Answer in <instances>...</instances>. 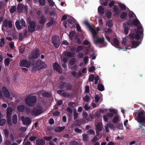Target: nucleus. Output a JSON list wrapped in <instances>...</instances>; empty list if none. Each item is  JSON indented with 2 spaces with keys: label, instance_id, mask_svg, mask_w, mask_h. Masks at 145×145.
<instances>
[{
  "label": "nucleus",
  "instance_id": "f257e3e1",
  "mask_svg": "<svg viewBox=\"0 0 145 145\" xmlns=\"http://www.w3.org/2000/svg\"><path fill=\"white\" fill-rule=\"evenodd\" d=\"M142 26L139 25L135 30L136 34H135L133 33H130L129 35L131 38L133 39L135 38L137 40H138L140 39V37L141 36L142 38L143 37V30L142 28Z\"/></svg>",
  "mask_w": 145,
  "mask_h": 145
},
{
  "label": "nucleus",
  "instance_id": "f03ea898",
  "mask_svg": "<svg viewBox=\"0 0 145 145\" xmlns=\"http://www.w3.org/2000/svg\"><path fill=\"white\" fill-rule=\"evenodd\" d=\"M37 101V97L35 96H28L25 100V103L28 106L33 107Z\"/></svg>",
  "mask_w": 145,
  "mask_h": 145
},
{
  "label": "nucleus",
  "instance_id": "7ed1b4c3",
  "mask_svg": "<svg viewBox=\"0 0 145 145\" xmlns=\"http://www.w3.org/2000/svg\"><path fill=\"white\" fill-rule=\"evenodd\" d=\"M40 51L38 48L33 50L31 52L30 56L29 57V59L31 60L32 59L37 58L40 55Z\"/></svg>",
  "mask_w": 145,
  "mask_h": 145
},
{
  "label": "nucleus",
  "instance_id": "20e7f679",
  "mask_svg": "<svg viewBox=\"0 0 145 145\" xmlns=\"http://www.w3.org/2000/svg\"><path fill=\"white\" fill-rule=\"evenodd\" d=\"M52 43L56 48H58L60 44L59 37L56 35L53 36L52 38Z\"/></svg>",
  "mask_w": 145,
  "mask_h": 145
},
{
  "label": "nucleus",
  "instance_id": "39448f33",
  "mask_svg": "<svg viewBox=\"0 0 145 145\" xmlns=\"http://www.w3.org/2000/svg\"><path fill=\"white\" fill-rule=\"evenodd\" d=\"M28 23L29 25L28 26V31L31 33H33L35 31L36 24L33 21L31 20L28 21Z\"/></svg>",
  "mask_w": 145,
  "mask_h": 145
},
{
  "label": "nucleus",
  "instance_id": "423d86ee",
  "mask_svg": "<svg viewBox=\"0 0 145 145\" xmlns=\"http://www.w3.org/2000/svg\"><path fill=\"white\" fill-rule=\"evenodd\" d=\"M138 117L136 120L138 122L142 123H145V116H144V110L140 111L137 113Z\"/></svg>",
  "mask_w": 145,
  "mask_h": 145
},
{
  "label": "nucleus",
  "instance_id": "0eeeda50",
  "mask_svg": "<svg viewBox=\"0 0 145 145\" xmlns=\"http://www.w3.org/2000/svg\"><path fill=\"white\" fill-rule=\"evenodd\" d=\"M32 65V63L30 61L26 59H22L20 61V65L21 67H25L27 68L30 67Z\"/></svg>",
  "mask_w": 145,
  "mask_h": 145
},
{
  "label": "nucleus",
  "instance_id": "6e6552de",
  "mask_svg": "<svg viewBox=\"0 0 145 145\" xmlns=\"http://www.w3.org/2000/svg\"><path fill=\"white\" fill-rule=\"evenodd\" d=\"M36 66L40 70L43 68H46L47 67V65L44 62L42 61L40 59H38L36 63Z\"/></svg>",
  "mask_w": 145,
  "mask_h": 145
},
{
  "label": "nucleus",
  "instance_id": "1a4fd4ad",
  "mask_svg": "<svg viewBox=\"0 0 145 145\" xmlns=\"http://www.w3.org/2000/svg\"><path fill=\"white\" fill-rule=\"evenodd\" d=\"M17 9L18 13H21L23 10H24V12H27L28 9L26 5L24 6L23 5L19 3L18 5Z\"/></svg>",
  "mask_w": 145,
  "mask_h": 145
},
{
  "label": "nucleus",
  "instance_id": "9d476101",
  "mask_svg": "<svg viewBox=\"0 0 145 145\" xmlns=\"http://www.w3.org/2000/svg\"><path fill=\"white\" fill-rule=\"evenodd\" d=\"M94 43L95 44H102L103 47L106 46L107 44L106 42L105 41L104 37L97 39V40L94 41Z\"/></svg>",
  "mask_w": 145,
  "mask_h": 145
},
{
  "label": "nucleus",
  "instance_id": "9b49d317",
  "mask_svg": "<svg viewBox=\"0 0 145 145\" xmlns=\"http://www.w3.org/2000/svg\"><path fill=\"white\" fill-rule=\"evenodd\" d=\"M3 27L6 28H7L8 26L9 28H11L12 27V21L10 20L7 21L6 20H5L3 23Z\"/></svg>",
  "mask_w": 145,
  "mask_h": 145
},
{
  "label": "nucleus",
  "instance_id": "f8f14e48",
  "mask_svg": "<svg viewBox=\"0 0 145 145\" xmlns=\"http://www.w3.org/2000/svg\"><path fill=\"white\" fill-rule=\"evenodd\" d=\"M21 120L23 123L24 125H29L31 122V121L29 118L28 117H24L23 116L22 117Z\"/></svg>",
  "mask_w": 145,
  "mask_h": 145
},
{
  "label": "nucleus",
  "instance_id": "ddd939ff",
  "mask_svg": "<svg viewBox=\"0 0 145 145\" xmlns=\"http://www.w3.org/2000/svg\"><path fill=\"white\" fill-rule=\"evenodd\" d=\"M42 109H36L35 110H32L31 111V113L32 115L38 116L42 113Z\"/></svg>",
  "mask_w": 145,
  "mask_h": 145
},
{
  "label": "nucleus",
  "instance_id": "4468645a",
  "mask_svg": "<svg viewBox=\"0 0 145 145\" xmlns=\"http://www.w3.org/2000/svg\"><path fill=\"white\" fill-rule=\"evenodd\" d=\"M74 53L73 52H65L62 54V57L68 58L72 57L74 56Z\"/></svg>",
  "mask_w": 145,
  "mask_h": 145
},
{
  "label": "nucleus",
  "instance_id": "2eb2a0df",
  "mask_svg": "<svg viewBox=\"0 0 145 145\" xmlns=\"http://www.w3.org/2000/svg\"><path fill=\"white\" fill-rule=\"evenodd\" d=\"M2 91L4 96L7 98H9L10 97V93L8 90L5 87H3Z\"/></svg>",
  "mask_w": 145,
  "mask_h": 145
},
{
  "label": "nucleus",
  "instance_id": "dca6fc26",
  "mask_svg": "<svg viewBox=\"0 0 145 145\" xmlns=\"http://www.w3.org/2000/svg\"><path fill=\"white\" fill-rule=\"evenodd\" d=\"M53 67L54 70H56L59 73H61L62 70L60 65L57 63H55L53 64Z\"/></svg>",
  "mask_w": 145,
  "mask_h": 145
},
{
  "label": "nucleus",
  "instance_id": "f3484780",
  "mask_svg": "<svg viewBox=\"0 0 145 145\" xmlns=\"http://www.w3.org/2000/svg\"><path fill=\"white\" fill-rule=\"evenodd\" d=\"M65 128V126H57L56 127L54 130V132H60L63 130H64Z\"/></svg>",
  "mask_w": 145,
  "mask_h": 145
},
{
  "label": "nucleus",
  "instance_id": "a211bd4d",
  "mask_svg": "<svg viewBox=\"0 0 145 145\" xmlns=\"http://www.w3.org/2000/svg\"><path fill=\"white\" fill-rule=\"evenodd\" d=\"M7 118L11 117V114L12 112V108L11 107H9L7 108Z\"/></svg>",
  "mask_w": 145,
  "mask_h": 145
},
{
  "label": "nucleus",
  "instance_id": "6ab92c4d",
  "mask_svg": "<svg viewBox=\"0 0 145 145\" xmlns=\"http://www.w3.org/2000/svg\"><path fill=\"white\" fill-rule=\"evenodd\" d=\"M36 143L37 145H44L45 142L43 139L39 138L36 141Z\"/></svg>",
  "mask_w": 145,
  "mask_h": 145
},
{
  "label": "nucleus",
  "instance_id": "aec40b11",
  "mask_svg": "<svg viewBox=\"0 0 145 145\" xmlns=\"http://www.w3.org/2000/svg\"><path fill=\"white\" fill-rule=\"evenodd\" d=\"M102 124L99 123H98L96 125V129L97 131H101L103 129Z\"/></svg>",
  "mask_w": 145,
  "mask_h": 145
},
{
  "label": "nucleus",
  "instance_id": "412c9836",
  "mask_svg": "<svg viewBox=\"0 0 145 145\" xmlns=\"http://www.w3.org/2000/svg\"><path fill=\"white\" fill-rule=\"evenodd\" d=\"M73 87V85L71 83L68 82L66 84V90H72Z\"/></svg>",
  "mask_w": 145,
  "mask_h": 145
},
{
  "label": "nucleus",
  "instance_id": "4be33fe9",
  "mask_svg": "<svg viewBox=\"0 0 145 145\" xmlns=\"http://www.w3.org/2000/svg\"><path fill=\"white\" fill-rule=\"evenodd\" d=\"M55 23L54 20L53 18H52L50 20L49 22L46 24V26L47 27H49L52 26Z\"/></svg>",
  "mask_w": 145,
  "mask_h": 145
},
{
  "label": "nucleus",
  "instance_id": "5701e85b",
  "mask_svg": "<svg viewBox=\"0 0 145 145\" xmlns=\"http://www.w3.org/2000/svg\"><path fill=\"white\" fill-rule=\"evenodd\" d=\"M90 30L92 33L93 38H95L96 37L97 35V31L94 28H92V27L90 29Z\"/></svg>",
  "mask_w": 145,
  "mask_h": 145
},
{
  "label": "nucleus",
  "instance_id": "b1692460",
  "mask_svg": "<svg viewBox=\"0 0 145 145\" xmlns=\"http://www.w3.org/2000/svg\"><path fill=\"white\" fill-rule=\"evenodd\" d=\"M105 9L102 6H100L98 8V11L101 14L103 15L104 14Z\"/></svg>",
  "mask_w": 145,
  "mask_h": 145
},
{
  "label": "nucleus",
  "instance_id": "393cba45",
  "mask_svg": "<svg viewBox=\"0 0 145 145\" xmlns=\"http://www.w3.org/2000/svg\"><path fill=\"white\" fill-rule=\"evenodd\" d=\"M69 25L71 27H73L75 25V22L73 18L69 19L68 20Z\"/></svg>",
  "mask_w": 145,
  "mask_h": 145
},
{
  "label": "nucleus",
  "instance_id": "a878e982",
  "mask_svg": "<svg viewBox=\"0 0 145 145\" xmlns=\"http://www.w3.org/2000/svg\"><path fill=\"white\" fill-rule=\"evenodd\" d=\"M16 26L18 30H20L23 28V27L20 25V22L19 20H17L15 23Z\"/></svg>",
  "mask_w": 145,
  "mask_h": 145
},
{
  "label": "nucleus",
  "instance_id": "bb28decb",
  "mask_svg": "<svg viewBox=\"0 0 145 145\" xmlns=\"http://www.w3.org/2000/svg\"><path fill=\"white\" fill-rule=\"evenodd\" d=\"M46 19L44 15L42 16L39 20V22L41 24H44L46 21Z\"/></svg>",
  "mask_w": 145,
  "mask_h": 145
},
{
  "label": "nucleus",
  "instance_id": "cd10ccee",
  "mask_svg": "<svg viewBox=\"0 0 145 145\" xmlns=\"http://www.w3.org/2000/svg\"><path fill=\"white\" fill-rule=\"evenodd\" d=\"M123 30L124 33L127 35L128 34V30L129 29V27L126 24H123Z\"/></svg>",
  "mask_w": 145,
  "mask_h": 145
},
{
  "label": "nucleus",
  "instance_id": "c85d7f7f",
  "mask_svg": "<svg viewBox=\"0 0 145 145\" xmlns=\"http://www.w3.org/2000/svg\"><path fill=\"white\" fill-rule=\"evenodd\" d=\"M25 108L24 106L23 105L18 106L17 107V110L20 112H23Z\"/></svg>",
  "mask_w": 145,
  "mask_h": 145
},
{
  "label": "nucleus",
  "instance_id": "c756f323",
  "mask_svg": "<svg viewBox=\"0 0 145 145\" xmlns=\"http://www.w3.org/2000/svg\"><path fill=\"white\" fill-rule=\"evenodd\" d=\"M12 59L9 58H6L4 60V63L6 67L8 66L9 64Z\"/></svg>",
  "mask_w": 145,
  "mask_h": 145
},
{
  "label": "nucleus",
  "instance_id": "7c9ffc66",
  "mask_svg": "<svg viewBox=\"0 0 145 145\" xmlns=\"http://www.w3.org/2000/svg\"><path fill=\"white\" fill-rule=\"evenodd\" d=\"M16 6H12L10 8L9 11L11 13L13 14L16 11Z\"/></svg>",
  "mask_w": 145,
  "mask_h": 145
},
{
  "label": "nucleus",
  "instance_id": "2f4dec72",
  "mask_svg": "<svg viewBox=\"0 0 145 145\" xmlns=\"http://www.w3.org/2000/svg\"><path fill=\"white\" fill-rule=\"evenodd\" d=\"M12 123L14 124H15L17 122V116L16 114H14L12 116Z\"/></svg>",
  "mask_w": 145,
  "mask_h": 145
},
{
  "label": "nucleus",
  "instance_id": "473e14b6",
  "mask_svg": "<svg viewBox=\"0 0 145 145\" xmlns=\"http://www.w3.org/2000/svg\"><path fill=\"white\" fill-rule=\"evenodd\" d=\"M83 140L86 142H87L88 140L89 137L86 134H82Z\"/></svg>",
  "mask_w": 145,
  "mask_h": 145
},
{
  "label": "nucleus",
  "instance_id": "72a5a7b5",
  "mask_svg": "<svg viewBox=\"0 0 145 145\" xmlns=\"http://www.w3.org/2000/svg\"><path fill=\"white\" fill-rule=\"evenodd\" d=\"M101 1V4L104 6H107L108 3L109 2V0H105V1L103 0H100Z\"/></svg>",
  "mask_w": 145,
  "mask_h": 145
},
{
  "label": "nucleus",
  "instance_id": "f704fd0d",
  "mask_svg": "<svg viewBox=\"0 0 145 145\" xmlns=\"http://www.w3.org/2000/svg\"><path fill=\"white\" fill-rule=\"evenodd\" d=\"M97 89L99 91H102L104 90V86L103 84H98Z\"/></svg>",
  "mask_w": 145,
  "mask_h": 145
},
{
  "label": "nucleus",
  "instance_id": "c9c22d12",
  "mask_svg": "<svg viewBox=\"0 0 145 145\" xmlns=\"http://www.w3.org/2000/svg\"><path fill=\"white\" fill-rule=\"evenodd\" d=\"M118 8L116 5H115L114 6L113 8V12H116V14L117 15H119L120 14L119 11H118Z\"/></svg>",
  "mask_w": 145,
  "mask_h": 145
},
{
  "label": "nucleus",
  "instance_id": "e433bc0d",
  "mask_svg": "<svg viewBox=\"0 0 145 145\" xmlns=\"http://www.w3.org/2000/svg\"><path fill=\"white\" fill-rule=\"evenodd\" d=\"M119 119V117L118 115L115 116L112 120V122L114 123H116L118 122Z\"/></svg>",
  "mask_w": 145,
  "mask_h": 145
},
{
  "label": "nucleus",
  "instance_id": "4c0bfd02",
  "mask_svg": "<svg viewBox=\"0 0 145 145\" xmlns=\"http://www.w3.org/2000/svg\"><path fill=\"white\" fill-rule=\"evenodd\" d=\"M131 44L132 46L134 48H136L139 44L138 41L135 40H133L131 42Z\"/></svg>",
  "mask_w": 145,
  "mask_h": 145
},
{
  "label": "nucleus",
  "instance_id": "58836bf2",
  "mask_svg": "<svg viewBox=\"0 0 145 145\" xmlns=\"http://www.w3.org/2000/svg\"><path fill=\"white\" fill-rule=\"evenodd\" d=\"M139 24H140V25H139H139L142 26V25L140 24V22L138 19L135 20L133 21V24L136 26L138 25Z\"/></svg>",
  "mask_w": 145,
  "mask_h": 145
},
{
  "label": "nucleus",
  "instance_id": "ea45409f",
  "mask_svg": "<svg viewBox=\"0 0 145 145\" xmlns=\"http://www.w3.org/2000/svg\"><path fill=\"white\" fill-rule=\"evenodd\" d=\"M113 42L114 44L116 46H118L120 45L119 41L116 38H115L113 39Z\"/></svg>",
  "mask_w": 145,
  "mask_h": 145
},
{
  "label": "nucleus",
  "instance_id": "a19ab883",
  "mask_svg": "<svg viewBox=\"0 0 145 145\" xmlns=\"http://www.w3.org/2000/svg\"><path fill=\"white\" fill-rule=\"evenodd\" d=\"M119 7L122 10H126V7L125 5L121 3H119Z\"/></svg>",
  "mask_w": 145,
  "mask_h": 145
},
{
  "label": "nucleus",
  "instance_id": "79ce46f5",
  "mask_svg": "<svg viewBox=\"0 0 145 145\" xmlns=\"http://www.w3.org/2000/svg\"><path fill=\"white\" fill-rule=\"evenodd\" d=\"M76 61L75 58H73L70 60L69 61V63L71 65H73L75 63Z\"/></svg>",
  "mask_w": 145,
  "mask_h": 145
},
{
  "label": "nucleus",
  "instance_id": "37998d69",
  "mask_svg": "<svg viewBox=\"0 0 145 145\" xmlns=\"http://www.w3.org/2000/svg\"><path fill=\"white\" fill-rule=\"evenodd\" d=\"M116 127H117L119 129L122 130L123 127V125L121 123H117L116 125Z\"/></svg>",
  "mask_w": 145,
  "mask_h": 145
},
{
  "label": "nucleus",
  "instance_id": "c03bdc74",
  "mask_svg": "<svg viewBox=\"0 0 145 145\" xmlns=\"http://www.w3.org/2000/svg\"><path fill=\"white\" fill-rule=\"evenodd\" d=\"M127 15V13L125 12H123L121 13L120 15V18L122 19H125Z\"/></svg>",
  "mask_w": 145,
  "mask_h": 145
},
{
  "label": "nucleus",
  "instance_id": "a18cd8bd",
  "mask_svg": "<svg viewBox=\"0 0 145 145\" xmlns=\"http://www.w3.org/2000/svg\"><path fill=\"white\" fill-rule=\"evenodd\" d=\"M90 98L89 96L88 95H86L85 96L83 97V100L86 102H88L90 100Z\"/></svg>",
  "mask_w": 145,
  "mask_h": 145
},
{
  "label": "nucleus",
  "instance_id": "49530a36",
  "mask_svg": "<svg viewBox=\"0 0 145 145\" xmlns=\"http://www.w3.org/2000/svg\"><path fill=\"white\" fill-rule=\"evenodd\" d=\"M66 83L65 82H61L59 86V88L61 89H63L66 86Z\"/></svg>",
  "mask_w": 145,
  "mask_h": 145
},
{
  "label": "nucleus",
  "instance_id": "de8ad7c7",
  "mask_svg": "<svg viewBox=\"0 0 145 145\" xmlns=\"http://www.w3.org/2000/svg\"><path fill=\"white\" fill-rule=\"evenodd\" d=\"M84 24L86 25L89 29L91 28L92 27L89 23V22L88 21H85L84 22Z\"/></svg>",
  "mask_w": 145,
  "mask_h": 145
},
{
  "label": "nucleus",
  "instance_id": "09e8293b",
  "mask_svg": "<svg viewBox=\"0 0 145 145\" xmlns=\"http://www.w3.org/2000/svg\"><path fill=\"white\" fill-rule=\"evenodd\" d=\"M112 14V12L110 11H108L105 13V14L106 16V17L108 19H110L111 18Z\"/></svg>",
  "mask_w": 145,
  "mask_h": 145
},
{
  "label": "nucleus",
  "instance_id": "8fccbe9b",
  "mask_svg": "<svg viewBox=\"0 0 145 145\" xmlns=\"http://www.w3.org/2000/svg\"><path fill=\"white\" fill-rule=\"evenodd\" d=\"M75 34V32L74 31H71L69 34V38L71 39L72 40L74 37Z\"/></svg>",
  "mask_w": 145,
  "mask_h": 145
},
{
  "label": "nucleus",
  "instance_id": "3c124183",
  "mask_svg": "<svg viewBox=\"0 0 145 145\" xmlns=\"http://www.w3.org/2000/svg\"><path fill=\"white\" fill-rule=\"evenodd\" d=\"M62 95L64 97H68L70 96V94L67 92H63Z\"/></svg>",
  "mask_w": 145,
  "mask_h": 145
},
{
  "label": "nucleus",
  "instance_id": "603ef678",
  "mask_svg": "<svg viewBox=\"0 0 145 145\" xmlns=\"http://www.w3.org/2000/svg\"><path fill=\"white\" fill-rule=\"evenodd\" d=\"M4 135L6 138H8L9 135V132L7 129H5L4 130Z\"/></svg>",
  "mask_w": 145,
  "mask_h": 145
},
{
  "label": "nucleus",
  "instance_id": "864d4df0",
  "mask_svg": "<svg viewBox=\"0 0 145 145\" xmlns=\"http://www.w3.org/2000/svg\"><path fill=\"white\" fill-rule=\"evenodd\" d=\"M43 96L45 97H48L50 96V94L48 92L45 91L42 93Z\"/></svg>",
  "mask_w": 145,
  "mask_h": 145
},
{
  "label": "nucleus",
  "instance_id": "5fc2aeb1",
  "mask_svg": "<svg viewBox=\"0 0 145 145\" xmlns=\"http://www.w3.org/2000/svg\"><path fill=\"white\" fill-rule=\"evenodd\" d=\"M6 122V120L3 119L0 120V126H2L4 125Z\"/></svg>",
  "mask_w": 145,
  "mask_h": 145
},
{
  "label": "nucleus",
  "instance_id": "6e6d98bb",
  "mask_svg": "<svg viewBox=\"0 0 145 145\" xmlns=\"http://www.w3.org/2000/svg\"><path fill=\"white\" fill-rule=\"evenodd\" d=\"M83 50V47L81 46H79L76 50V52L77 53H79L80 51Z\"/></svg>",
  "mask_w": 145,
  "mask_h": 145
},
{
  "label": "nucleus",
  "instance_id": "4d7b16f0",
  "mask_svg": "<svg viewBox=\"0 0 145 145\" xmlns=\"http://www.w3.org/2000/svg\"><path fill=\"white\" fill-rule=\"evenodd\" d=\"M94 76L93 74H91L89 77L88 80L89 81L92 82L93 81Z\"/></svg>",
  "mask_w": 145,
  "mask_h": 145
},
{
  "label": "nucleus",
  "instance_id": "13d9d810",
  "mask_svg": "<svg viewBox=\"0 0 145 145\" xmlns=\"http://www.w3.org/2000/svg\"><path fill=\"white\" fill-rule=\"evenodd\" d=\"M100 99V97L98 95H96L95 98V102L96 103H98Z\"/></svg>",
  "mask_w": 145,
  "mask_h": 145
},
{
  "label": "nucleus",
  "instance_id": "bf43d9fd",
  "mask_svg": "<svg viewBox=\"0 0 145 145\" xmlns=\"http://www.w3.org/2000/svg\"><path fill=\"white\" fill-rule=\"evenodd\" d=\"M128 15L129 17L130 18H133L134 15L135 16V14L132 11H130Z\"/></svg>",
  "mask_w": 145,
  "mask_h": 145
},
{
  "label": "nucleus",
  "instance_id": "052dcab7",
  "mask_svg": "<svg viewBox=\"0 0 145 145\" xmlns=\"http://www.w3.org/2000/svg\"><path fill=\"white\" fill-rule=\"evenodd\" d=\"M78 142L75 140L71 141L69 143V145H78Z\"/></svg>",
  "mask_w": 145,
  "mask_h": 145
},
{
  "label": "nucleus",
  "instance_id": "680f3d73",
  "mask_svg": "<svg viewBox=\"0 0 145 145\" xmlns=\"http://www.w3.org/2000/svg\"><path fill=\"white\" fill-rule=\"evenodd\" d=\"M48 2L50 4L51 7H53L55 3L53 2L52 0H48Z\"/></svg>",
  "mask_w": 145,
  "mask_h": 145
},
{
  "label": "nucleus",
  "instance_id": "e2e57ef3",
  "mask_svg": "<svg viewBox=\"0 0 145 145\" xmlns=\"http://www.w3.org/2000/svg\"><path fill=\"white\" fill-rule=\"evenodd\" d=\"M37 138L35 136H32L29 137V140L30 141L32 142L35 141Z\"/></svg>",
  "mask_w": 145,
  "mask_h": 145
},
{
  "label": "nucleus",
  "instance_id": "0e129e2a",
  "mask_svg": "<svg viewBox=\"0 0 145 145\" xmlns=\"http://www.w3.org/2000/svg\"><path fill=\"white\" fill-rule=\"evenodd\" d=\"M126 24L128 26L130 25H132L133 24V22L131 20L129 19L128 20L127 24Z\"/></svg>",
  "mask_w": 145,
  "mask_h": 145
},
{
  "label": "nucleus",
  "instance_id": "69168bd1",
  "mask_svg": "<svg viewBox=\"0 0 145 145\" xmlns=\"http://www.w3.org/2000/svg\"><path fill=\"white\" fill-rule=\"evenodd\" d=\"M39 1L40 5L41 6H43L45 4V0H39Z\"/></svg>",
  "mask_w": 145,
  "mask_h": 145
},
{
  "label": "nucleus",
  "instance_id": "338daca9",
  "mask_svg": "<svg viewBox=\"0 0 145 145\" xmlns=\"http://www.w3.org/2000/svg\"><path fill=\"white\" fill-rule=\"evenodd\" d=\"M40 70L37 66H36V64H35V66L32 68V71H35L38 70Z\"/></svg>",
  "mask_w": 145,
  "mask_h": 145
},
{
  "label": "nucleus",
  "instance_id": "774afa93",
  "mask_svg": "<svg viewBox=\"0 0 145 145\" xmlns=\"http://www.w3.org/2000/svg\"><path fill=\"white\" fill-rule=\"evenodd\" d=\"M107 125L109 128L113 129H114L115 127L114 125L112 123H109Z\"/></svg>",
  "mask_w": 145,
  "mask_h": 145
}]
</instances>
